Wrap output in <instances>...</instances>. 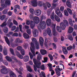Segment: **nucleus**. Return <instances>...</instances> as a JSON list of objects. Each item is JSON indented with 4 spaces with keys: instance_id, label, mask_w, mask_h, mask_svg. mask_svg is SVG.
<instances>
[{
    "instance_id": "4c0bfd02",
    "label": "nucleus",
    "mask_w": 77,
    "mask_h": 77,
    "mask_svg": "<svg viewBox=\"0 0 77 77\" xmlns=\"http://www.w3.org/2000/svg\"><path fill=\"white\" fill-rule=\"evenodd\" d=\"M55 72H56V73L58 76H60V72L58 71L57 69V68H55Z\"/></svg>"
},
{
    "instance_id": "c756f323",
    "label": "nucleus",
    "mask_w": 77,
    "mask_h": 77,
    "mask_svg": "<svg viewBox=\"0 0 77 77\" xmlns=\"http://www.w3.org/2000/svg\"><path fill=\"white\" fill-rule=\"evenodd\" d=\"M57 5V4H56L54 3H52V6L51 7V8H50L51 9V11H52L53 9H54Z\"/></svg>"
},
{
    "instance_id": "e433bc0d",
    "label": "nucleus",
    "mask_w": 77,
    "mask_h": 77,
    "mask_svg": "<svg viewBox=\"0 0 77 77\" xmlns=\"http://www.w3.org/2000/svg\"><path fill=\"white\" fill-rule=\"evenodd\" d=\"M48 40L47 39H45V46L46 48H48Z\"/></svg>"
},
{
    "instance_id": "4d7b16f0",
    "label": "nucleus",
    "mask_w": 77,
    "mask_h": 77,
    "mask_svg": "<svg viewBox=\"0 0 77 77\" xmlns=\"http://www.w3.org/2000/svg\"><path fill=\"white\" fill-rule=\"evenodd\" d=\"M10 51L11 54H12V55H14V50L12 48H10Z\"/></svg>"
},
{
    "instance_id": "69168bd1",
    "label": "nucleus",
    "mask_w": 77,
    "mask_h": 77,
    "mask_svg": "<svg viewBox=\"0 0 77 77\" xmlns=\"http://www.w3.org/2000/svg\"><path fill=\"white\" fill-rule=\"evenodd\" d=\"M16 29V27L15 26H13L11 29V31H14V30H15V29Z\"/></svg>"
},
{
    "instance_id": "a18cd8bd",
    "label": "nucleus",
    "mask_w": 77,
    "mask_h": 77,
    "mask_svg": "<svg viewBox=\"0 0 77 77\" xmlns=\"http://www.w3.org/2000/svg\"><path fill=\"white\" fill-rule=\"evenodd\" d=\"M8 10L7 9H5L2 11V14H6L8 13Z\"/></svg>"
},
{
    "instance_id": "c9c22d12",
    "label": "nucleus",
    "mask_w": 77,
    "mask_h": 77,
    "mask_svg": "<svg viewBox=\"0 0 77 77\" xmlns=\"http://www.w3.org/2000/svg\"><path fill=\"white\" fill-rule=\"evenodd\" d=\"M5 3L7 5H10L11 4L10 0H5Z\"/></svg>"
},
{
    "instance_id": "9d476101",
    "label": "nucleus",
    "mask_w": 77,
    "mask_h": 77,
    "mask_svg": "<svg viewBox=\"0 0 77 77\" xmlns=\"http://www.w3.org/2000/svg\"><path fill=\"white\" fill-rule=\"evenodd\" d=\"M11 58L15 60L16 62L18 63L20 65H22V63L19 60H17V58L14 56H12L11 57Z\"/></svg>"
},
{
    "instance_id": "49530a36",
    "label": "nucleus",
    "mask_w": 77,
    "mask_h": 77,
    "mask_svg": "<svg viewBox=\"0 0 77 77\" xmlns=\"http://www.w3.org/2000/svg\"><path fill=\"white\" fill-rule=\"evenodd\" d=\"M48 60V58L47 57H45L44 58V61H42V62L43 63H45L47 62Z\"/></svg>"
},
{
    "instance_id": "72a5a7b5",
    "label": "nucleus",
    "mask_w": 77,
    "mask_h": 77,
    "mask_svg": "<svg viewBox=\"0 0 77 77\" xmlns=\"http://www.w3.org/2000/svg\"><path fill=\"white\" fill-rule=\"evenodd\" d=\"M24 37L25 39H28L29 38V36L26 33H25L23 34Z\"/></svg>"
},
{
    "instance_id": "0eeeda50",
    "label": "nucleus",
    "mask_w": 77,
    "mask_h": 77,
    "mask_svg": "<svg viewBox=\"0 0 77 77\" xmlns=\"http://www.w3.org/2000/svg\"><path fill=\"white\" fill-rule=\"evenodd\" d=\"M9 71V69H7L5 68H3L1 70V73L3 74H7Z\"/></svg>"
},
{
    "instance_id": "dca6fc26",
    "label": "nucleus",
    "mask_w": 77,
    "mask_h": 77,
    "mask_svg": "<svg viewBox=\"0 0 77 77\" xmlns=\"http://www.w3.org/2000/svg\"><path fill=\"white\" fill-rule=\"evenodd\" d=\"M40 52L41 54L43 55L46 54V53H47V51L46 50L43 49H41Z\"/></svg>"
},
{
    "instance_id": "13d9d810",
    "label": "nucleus",
    "mask_w": 77,
    "mask_h": 77,
    "mask_svg": "<svg viewBox=\"0 0 77 77\" xmlns=\"http://www.w3.org/2000/svg\"><path fill=\"white\" fill-rule=\"evenodd\" d=\"M26 32L29 35H30L31 32V29H29L27 30Z\"/></svg>"
},
{
    "instance_id": "ddd939ff",
    "label": "nucleus",
    "mask_w": 77,
    "mask_h": 77,
    "mask_svg": "<svg viewBox=\"0 0 77 77\" xmlns=\"http://www.w3.org/2000/svg\"><path fill=\"white\" fill-rule=\"evenodd\" d=\"M51 20L50 19H48L46 20V25L48 26H50L51 24Z\"/></svg>"
},
{
    "instance_id": "58836bf2",
    "label": "nucleus",
    "mask_w": 77,
    "mask_h": 77,
    "mask_svg": "<svg viewBox=\"0 0 77 77\" xmlns=\"http://www.w3.org/2000/svg\"><path fill=\"white\" fill-rule=\"evenodd\" d=\"M57 30L58 32H61V28L58 26H57Z\"/></svg>"
},
{
    "instance_id": "39448f33",
    "label": "nucleus",
    "mask_w": 77,
    "mask_h": 77,
    "mask_svg": "<svg viewBox=\"0 0 77 77\" xmlns=\"http://www.w3.org/2000/svg\"><path fill=\"white\" fill-rule=\"evenodd\" d=\"M32 41L33 42L34 44H35L36 45V48L37 49H39V43L37 42V40L35 38H33Z\"/></svg>"
},
{
    "instance_id": "bf43d9fd",
    "label": "nucleus",
    "mask_w": 77,
    "mask_h": 77,
    "mask_svg": "<svg viewBox=\"0 0 77 77\" xmlns=\"http://www.w3.org/2000/svg\"><path fill=\"white\" fill-rule=\"evenodd\" d=\"M29 55L30 56V58L32 60L33 58V55L32 54L31 52H29Z\"/></svg>"
},
{
    "instance_id": "680f3d73",
    "label": "nucleus",
    "mask_w": 77,
    "mask_h": 77,
    "mask_svg": "<svg viewBox=\"0 0 77 77\" xmlns=\"http://www.w3.org/2000/svg\"><path fill=\"white\" fill-rule=\"evenodd\" d=\"M17 49L19 51H21L22 50V47L20 46H19L17 47Z\"/></svg>"
},
{
    "instance_id": "6e6d98bb",
    "label": "nucleus",
    "mask_w": 77,
    "mask_h": 77,
    "mask_svg": "<svg viewBox=\"0 0 77 77\" xmlns=\"http://www.w3.org/2000/svg\"><path fill=\"white\" fill-rule=\"evenodd\" d=\"M6 22V21L4 22V23L2 24L1 25L2 27H4V26H6L7 25Z\"/></svg>"
},
{
    "instance_id": "6e6552de",
    "label": "nucleus",
    "mask_w": 77,
    "mask_h": 77,
    "mask_svg": "<svg viewBox=\"0 0 77 77\" xmlns=\"http://www.w3.org/2000/svg\"><path fill=\"white\" fill-rule=\"evenodd\" d=\"M55 13L57 14L58 16L59 17H62L63 15L62 13L61 12L60 10L59 9L55 10Z\"/></svg>"
},
{
    "instance_id": "bb28decb",
    "label": "nucleus",
    "mask_w": 77,
    "mask_h": 77,
    "mask_svg": "<svg viewBox=\"0 0 77 77\" xmlns=\"http://www.w3.org/2000/svg\"><path fill=\"white\" fill-rule=\"evenodd\" d=\"M39 41L41 45L43 44L44 41L43 38L42 37H40L39 39Z\"/></svg>"
},
{
    "instance_id": "a211bd4d",
    "label": "nucleus",
    "mask_w": 77,
    "mask_h": 77,
    "mask_svg": "<svg viewBox=\"0 0 77 77\" xmlns=\"http://www.w3.org/2000/svg\"><path fill=\"white\" fill-rule=\"evenodd\" d=\"M16 55L19 58L21 59H22L23 58V56L20 54L18 52H17Z\"/></svg>"
},
{
    "instance_id": "7c9ffc66",
    "label": "nucleus",
    "mask_w": 77,
    "mask_h": 77,
    "mask_svg": "<svg viewBox=\"0 0 77 77\" xmlns=\"http://www.w3.org/2000/svg\"><path fill=\"white\" fill-rule=\"evenodd\" d=\"M5 40L6 42H7V44L9 45H10V41L8 39V38L7 37H5Z\"/></svg>"
},
{
    "instance_id": "4468645a",
    "label": "nucleus",
    "mask_w": 77,
    "mask_h": 77,
    "mask_svg": "<svg viewBox=\"0 0 77 77\" xmlns=\"http://www.w3.org/2000/svg\"><path fill=\"white\" fill-rule=\"evenodd\" d=\"M46 32H47L48 35L49 36H52L51 31V29L49 28H48L47 29Z\"/></svg>"
},
{
    "instance_id": "864d4df0",
    "label": "nucleus",
    "mask_w": 77,
    "mask_h": 77,
    "mask_svg": "<svg viewBox=\"0 0 77 77\" xmlns=\"http://www.w3.org/2000/svg\"><path fill=\"white\" fill-rule=\"evenodd\" d=\"M64 13L65 15L66 16H68L69 15L68 12L66 10H65L64 11Z\"/></svg>"
},
{
    "instance_id": "603ef678",
    "label": "nucleus",
    "mask_w": 77,
    "mask_h": 77,
    "mask_svg": "<svg viewBox=\"0 0 77 77\" xmlns=\"http://www.w3.org/2000/svg\"><path fill=\"white\" fill-rule=\"evenodd\" d=\"M2 55L0 53V62H2L3 61L2 59Z\"/></svg>"
},
{
    "instance_id": "412c9836",
    "label": "nucleus",
    "mask_w": 77,
    "mask_h": 77,
    "mask_svg": "<svg viewBox=\"0 0 77 77\" xmlns=\"http://www.w3.org/2000/svg\"><path fill=\"white\" fill-rule=\"evenodd\" d=\"M73 28L71 26H69L68 30V32L69 33H71L73 31Z\"/></svg>"
},
{
    "instance_id": "de8ad7c7",
    "label": "nucleus",
    "mask_w": 77,
    "mask_h": 77,
    "mask_svg": "<svg viewBox=\"0 0 77 77\" xmlns=\"http://www.w3.org/2000/svg\"><path fill=\"white\" fill-rule=\"evenodd\" d=\"M41 73H42V74L41 73H40V77H43V76L45 75V73H44V72L42 71L41 72Z\"/></svg>"
},
{
    "instance_id": "f257e3e1",
    "label": "nucleus",
    "mask_w": 77,
    "mask_h": 77,
    "mask_svg": "<svg viewBox=\"0 0 77 77\" xmlns=\"http://www.w3.org/2000/svg\"><path fill=\"white\" fill-rule=\"evenodd\" d=\"M33 62L35 65H34V71L36 72L37 71V68H41V69L42 70H45V67L44 64L42 65L41 67V63L40 61H38L35 59H33Z\"/></svg>"
},
{
    "instance_id": "c85d7f7f",
    "label": "nucleus",
    "mask_w": 77,
    "mask_h": 77,
    "mask_svg": "<svg viewBox=\"0 0 77 77\" xmlns=\"http://www.w3.org/2000/svg\"><path fill=\"white\" fill-rule=\"evenodd\" d=\"M8 23L10 28H11L12 26L13 23L12 22H11V20H9L8 21Z\"/></svg>"
},
{
    "instance_id": "09e8293b",
    "label": "nucleus",
    "mask_w": 77,
    "mask_h": 77,
    "mask_svg": "<svg viewBox=\"0 0 77 77\" xmlns=\"http://www.w3.org/2000/svg\"><path fill=\"white\" fill-rule=\"evenodd\" d=\"M67 10L68 11L69 13L70 14L72 15V11L69 8H68L67 9Z\"/></svg>"
},
{
    "instance_id": "338daca9",
    "label": "nucleus",
    "mask_w": 77,
    "mask_h": 77,
    "mask_svg": "<svg viewBox=\"0 0 77 77\" xmlns=\"http://www.w3.org/2000/svg\"><path fill=\"white\" fill-rule=\"evenodd\" d=\"M13 23H14L15 24V25H16V26H17L18 25V23L15 20H13Z\"/></svg>"
},
{
    "instance_id": "5fc2aeb1",
    "label": "nucleus",
    "mask_w": 77,
    "mask_h": 77,
    "mask_svg": "<svg viewBox=\"0 0 77 77\" xmlns=\"http://www.w3.org/2000/svg\"><path fill=\"white\" fill-rule=\"evenodd\" d=\"M6 17V16L5 15H3L2 16H0V19L1 20H3Z\"/></svg>"
},
{
    "instance_id": "5701e85b",
    "label": "nucleus",
    "mask_w": 77,
    "mask_h": 77,
    "mask_svg": "<svg viewBox=\"0 0 77 77\" xmlns=\"http://www.w3.org/2000/svg\"><path fill=\"white\" fill-rule=\"evenodd\" d=\"M24 62H27L29 60V57L28 56H26L23 58Z\"/></svg>"
},
{
    "instance_id": "20e7f679",
    "label": "nucleus",
    "mask_w": 77,
    "mask_h": 77,
    "mask_svg": "<svg viewBox=\"0 0 77 77\" xmlns=\"http://www.w3.org/2000/svg\"><path fill=\"white\" fill-rule=\"evenodd\" d=\"M52 34L54 36H56L57 35V32L56 31V25L52 24Z\"/></svg>"
},
{
    "instance_id": "8fccbe9b",
    "label": "nucleus",
    "mask_w": 77,
    "mask_h": 77,
    "mask_svg": "<svg viewBox=\"0 0 77 77\" xmlns=\"http://www.w3.org/2000/svg\"><path fill=\"white\" fill-rule=\"evenodd\" d=\"M20 52L24 56L25 55V51L23 49H22L20 51Z\"/></svg>"
},
{
    "instance_id": "aec40b11",
    "label": "nucleus",
    "mask_w": 77,
    "mask_h": 77,
    "mask_svg": "<svg viewBox=\"0 0 77 77\" xmlns=\"http://www.w3.org/2000/svg\"><path fill=\"white\" fill-rule=\"evenodd\" d=\"M33 36L34 37H36V36H37L38 35V31H37L36 30H35L33 32Z\"/></svg>"
},
{
    "instance_id": "ea45409f",
    "label": "nucleus",
    "mask_w": 77,
    "mask_h": 77,
    "mask_svg": "<svg viewBox=\"0 0 77 77\" xmlns=\"http://www.w3.org/2000/svg\"><path fill=\"white\" fill-rule=\"evenodd\" d=\"M69 23L71 26H73V24L72 23V20L71 19H69Z\"/></svg>"
},
{
    "instance_id": "6ab92c4d",
    "label": "nucleus",
    "mask_w": 77,
    "mask_h": 77,
    "mask_svg": "<svg viewBox=\"0 0 77 77\" xmlns=\"http://www.w3.org/2000/svg\"><path fill=\"white\" fill-rule=\"evenodd\" d=\"M66 5L68 7L71 8H72V5H71V2L70 1V0H67L66 2Z\"/></svg>"
},
{
    "instance_id": "423d86ee",
    "label": "nucleus",
    "mask_w": 77,
    "mask_h": 77,
    "mask_svg": "<svg viewBox=\"0 0 77 77\" xmlns=\"http://www.w3.org/2000/svg\"><path fill=\"white\" fill-rule=\"evenodd\" d=\"M30 48L32 53L35 55V51H34L35 50V47L33 43L32 42L31 43V47Z\"/></svg>"
},
{
    "instance_id": "cd10ccee",
    "label": "nucleus",
    "mask_w": 77,
    "mask_h": 77,
    "mask_svg": "<svg viewBox=\"0 0 77 77\" xmlns=\"http://www.w3.org/2000/svg\"><path fill=\"white\" fill-rule=\"evenodd\" d=\"M10 77H16V76L14 73L12 71L10 72Z\"/></svg>"
},
{
    "instance_id": "f8f14e48",
    "label": "nucleus",
    "mask_w": 77,
    "mask_h": 77,
    "mask_svg": "<svg viewBox=\"0 0 77 77\" xmlns=\"http://www.w3.org/2000/svg\"><path fill=\"white\" fill-rule=\"evenodd\" d=\"M41 11L40 10H35L34 12L35 14L37 16L40 15L41 13Z\"/></svg>"
},
{
    "instance_id": "e2e57ef3",
    "label": "nucleus",
    "mask_w": 77,
    "mask_h": 77,
    "mask_svg": "<svg viewBox=\"0 0 77 77\" xmlns=\"http://www.w3.org/2000/svg\"><path fill=\"white\" fill-rule=\"evenodd\" d=\"M52 45L54 46L53 49H56L57 48V46L55 44L53 43H52Z\"/></svg>"
},
{
    "instance_id": "37998d69",
    "label": "nucleus",
    "mask_w": 77,
    "mask_h": 77,
    "mask_svg": "<svg viewBox=\"0 0 77 77\" xmlns=\"http://www.w3.org/2000/svg\"><path fill=\"white\" fill-rule=\"evenodd\" d=\"M48 57H49V58H50L51 61H52L53 60V56H52L50 54H48Z\"/></svg>"
},
{
    "instance_id": "f03ea898",
    "label": "nucleus",
    "mask_w": 77,
    "mask_h": 77,
    "mask_svg": "<svg viewBox=\"0 0 77 77\" xmlns=\"http://www.w3.org/2000/svg\"><path fill=\"white\" fill-rule=\"evenodd\" d=\"M44 17L42 15L40 18V22L39 24L38 28V29H44L46 26V23L45 21H42L44 19Z\"/></svg>"
},
{
    "instance_id": "473e14b6",
    "label": "nucleus",
    "mask_w": 77,
    "mask_h": 77,
    "mask_svg": "<svg viewBox=\"0 0 77 77\" xmlns=\"http://www.w3.org/2000/svg\"><path fill=\"white\" fill-rule=\"evenodd\" d=\"M68 38L70 41H73V38L72 35L71 34H69L68 36Z\"/></svg>"
},
{
    "instance_id": "3c124183",
    "label": "nucleus",
    "mask_w": 77,
    "mask_h": 77,
    "mask_svg": "<svg viewBox=\"0 0 77 77\" xmlns=\"http://www.w3.org/2000/svg\"><path fill=\"white\" fill-rule=\"evenodd\" d=\"M52 11H51V8L49 9V10H48V12H47V13H48V15L49 16H50L51 14V12Z\"/></svg>"
},
{
    "instance_id": "c03bdc74",
    "label": "nucleus",
    "mask_w": 77,
    "mask_h": 77,
    "mask_svg": "<svg viewBox=\"0 0 77 77\" xmlns=\"http://www.w3.org/2000/svg\"><path fill=\"white\" fill-rule=\"evenodd\" d=\"M27 68L28 71L30 72H32V70L31 69L30 66H27Z\"/></svg>"
},
{
    "instance_id": "a19ab883",
    "label": "nucleus",
    "mask_w": 77,
    "mask_h": 77,
    "mask_svg": "<svg viewBox=\"0 0 77 77\" xmlns=\"http://www.w3.org/2000/svg\"><path fill=\"white\" fill-rule=\"evenodd\" d=\"M3 30L5 33H7L8 32V28L7 27H5L3 29Z\"/></svg>"
},
{
    "instance_id": "9b49d317",
    "label": "nucleus",
    "mask_w": 77,
    "mask_h": 77,
    "mask_svg": "<svg viewBox=\"0 0 77 77\" xmlns=\"http://www.w3.org/2000/svg\"><path fill=\"white\" fill-rule=\"evenodd\" d=\"M62 52L65 55H67L68 53V51L66 50V48L64 47H62Z\"/></svg>"
},
{
    "instance_id": "774afa93",
    "label": "nucleus",
    "mask_w": 77,
    "mask_h": 77,
    "mask_svg": "<svg viewBox=\"0 0 77 77\" xmlns=\"http://www.w3.org/2000/svg\"><path fill=\"white\" fill-rule=\"evenodd\" d=\"M15 7L16 8H18V9H20V7L19 5H16L15 6Z\"/></svg>"
},
{
    "instance_id": "1a4fd4ad",
    "label": "nucleus",
    "mask_w": 77,
    "mask_h": 77,
    "mask_svg": "<svg viewBox=\"0 0 77 77\" xmlns=\"http://www.w3.org/2000/svg\"><path fill=\"white\" fill-rule=\"evenodd\" d=\"M34 21L36 24H38L40 22V19L37 17H35L33 18Z\"/></svg>"
},
{
    "instance_id": "4be33fe9",
    "label": "nucleus",
    "mask_w": 77,
    "mask_h": 77,
    "mask_svg": "<svg viewBox=\"0 0 77 77\" xmlns=\"http://www.w3.org/2000/svg\"><path fill=\"white\" fill-rule=\"evenodd\" d=\"M35 26V24L33 21H31L30 23V27L32 28V29H34Z\"/></svg>"
},
{
    "instance_id": "79ce46f5",
    "label": "nucleus",
    "mask_w": 77,
    "mask_h": 77,
    "mask_svg": "<svg viewBox=\"0 0 77 77\" xmlns=\"http://www.w3.org/2000/svg\"><path fill=\"white\" fill-rule=\"evenodd\" d=\"M45 4L49 8L51 6V4L48 2H46V3Z\"/></svg>"
},
{
    "instance_id": "a878e982",
    "label": "nucleus",
    "mask_w": 77,
    "mask_h": 77,
    "mask_svg": "<svg viewBox=\"0 0 77 77\" xmlns=\"http://www.w3.org/2000/svg\"><path fill=\"white\" fill-rule=\"evenodd\" d=\"M55 20L58 22H59L60 21V18L56 14H55Z\"/></svg>"
},
{
    "instance_id": "0e129e2a",
    "label": "nucleus",
    "mask_w": 77,
    "mask_h": 77,
    "mask_svg": "<svg viewBox=\"0 0 77 77\" xmlns=\"http://www.w3.org/2000/svg\"><path fill=\"white\" fill-rule=\"evenodd\" d=\"M34 9H30L29 10V11L32 14H34Z\"/></svg>"
},
{
    "instance_id": "2eb2a0df",
    "label": "nucleus",
    "mask_w": 77,
    "mask_h": 77,
    "mask_svg": "<svg viewBox=\"0 0 77 77\" xmlns=\"http://www.w3.org/2000/svg\"><path fill=\"white\" fill-rule=\"evenodd\" d=\"M32 5L34 7H36L37 5V1L36 0H34L31 2Z\"/></svg>"
},
{
    "instance_id": "f704fd0d",
    "label": "nucleus",
    "mask_w": 77,
    "mask_h": 77,
    "mask_svg": "<svg viewBox=\"0 0 77 77\" xmlns=\"http://www.w3.org/2000/svg\"><path fill=\"white\" fill-rule=\"evenodd\" d=\"M42 56L40 54H38L37 56V59L38 61H39L40 60H42Z\"/></svg>"
},
{
    "instance_id": "b1692460",
    "label": "nucleus",
    "mask_w": 77,
    "mask_h": 77,
    "mask_svg": "<svg viewBox=\"0 0 77 77\" xmlns=\"http://www.w3.org/2000/svg\"><path fill=\"white\" fill-rule=\"evenodd\" d=\"M15 42L16 44L18 43H22L23 41L21 40L19 38H17L16 39Z\"/></svg>"
},
{
    "instance_id": "7ed1b4c3",
    "label": "nucleus",
    "mask_w": 77,
    "mask_h": 77,
    "mask_svg": "<svg viewBox=\"0 0 77 77\" xmlns=\"http://www.w3.org/2000/svg\"><path fill=\"white\" fill-rule=\"evenodd\" d=\"M63 21L64 23L61 22L60 23V27H61V28L62 30H64L66 28V26H68L69 25V23L68 21L66 20H64Z\"/></svg>"
},
{
    "instance_id": "f3484780",
    "label": "nucleus",
    "mask_w": 77,
    "mask_h": 77,
    "mask_svg": "<svg viewBox=\"0 0 77 77\" xmlns=\"http://www.w3.org/2000/svg\"><path fill=\"white\" fill-rule=\"evenodd\" d=\"M55 15L54 12H52V14H51V15L50 16V17H51V19H52L53 21H54L55 20Z\"/></svg>"
},
{
    "instance_id": "052dcab7",
    "label": "nucleus",
    "mask_w": 77,
    "mask_h": 77,
    "mask_svg": "<svg viewBox=\"0 0 77 77\" xmlns=\"http://www.w3.org/2000/svg\"><path fill=\"white\" fill-rule=\"evenodd\" d=\"M72 49V46H69L67 48V49L68 51H70Z\"/></svg>"
},
{
    "instance_id": "393cba45",
    "label": "nucleus",
    "mask_w": 77,
    "mask_h": 77,
    "mask_svg": "<svg viewBox=\"0 0 77 77\" xmlns=\"http://www.w3.org/2000/svg\"><path fill=\"white\" fill-rule=\"evenodd\" d=\"M3 54L5 56H6L8 54L7 49L5 47H4V48Z\"/></svg>"
},
{
    "instance_id": "2f4dec72",
    "label": "nucleus",
    "mask_w": 77,
    "mask_h": 77,
    "mask_svg": "<svg viewBox=\"0 0 77 77\" xmlns=\"http://www.w3.org/2000/svg\"><path fill=\"white\" fill-rule=\"evenodd\" d=\"M5 58L8 61L10 62H11L12 61L11 58L10 57L6 56L5 57Z\"/></svg>"
}]
</instances>
